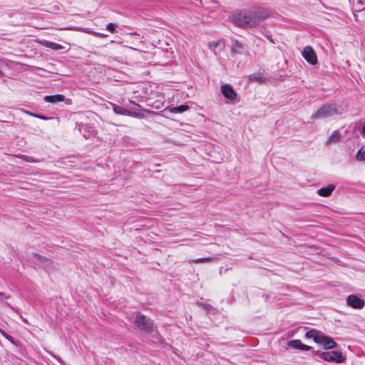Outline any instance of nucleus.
<instances>
[{
	"instance_id": "nucleus-30",
	"label": "nucleus",
	"mask_w": 365,
	"mask_h": 365,
	"mask_svg": "<svg viewBox=\"0 0 365 365\" xmlns=\"http://www.w3.org/2000/svg\"><path fill=\"white\" fill-rule=\"evenodd\" d=\"M22 319H23V321H24V322H26V323H27V322H27V320H26V319L22 318Z\"/></svg>"
},
{
	"instance_id": "nucleus-11",
	"label": "nucleus",
	"mask_w": 365,
	"mask_h": 365,
	"mask_svg": "<svg viewBox=\"0 0 365 365\" xmlns=\"http://www.w3.org/2000/svg\"><path fill=\"white\" fill-rule=\"evenodd\" d=\"M32 257L34 259V260L36 262H38L40 264H41L44 267H47L51 264V262L48 259H46L45 257L41 256L37 253H33Z\"/></svg>"
},
{
	"instance_id": "nucleus-27",
	"label": "nucleus",
	"mask_w": 365,
	"mask_h": 365,
	"mask_svg": "<svg viewBox=\"0 0 365 365\" xmlns=\"http://www.w3.org/2000/svg\"><path fill=\"white\" fill-rule=\"evenodd\" d=\"M9 297L5 296V294L0 292V301H3V299H7Z\"/></svg>"
},
{
	"instance_id": "nucleus-8",
	"label": "nucleus",
	"mask_w": 365,
	"mask_h": 365,
	"mask_svg": "<svg viewBox=\"0 0 365 365\" xmlns=\"http://www.w3.org/2000/svg\"><path fill=\"white\" fill-rule=\"evenodd\" d=\"M221 92L223 96L230 101H235L237 98V93L229 84H225L221 86Z\"/></svg>"
},
{
	"instance_id": "nucleus-24",
	"label": "nucleus",
	"mask_w": 365,
	"mask_h": 365,
	"mask_svg": "<svg viewBox=\"0 0 365 365\" xmlns=\"http://www.w3.org/2000/svg\"><path fill=\"white\" fill-rule=\"evenodd\" d=\"M262 79V77L259 76V75H252L250 76V80L251 81H260Z\"/></svg>"
},
{
	"instance_id": "nucleus-19",
	"label": "nucleus",
	"mask_w": 365,
	"mask_h": 365,
	"mask_svg": "<svg viewBox=\"0 0 365 365\" xmlns=\"http://www.w3.org/2000/svg\"><path fill=\"white\" fill-rule=\"evenodd\" d=\"M242 48V44L237 41H235L231 51L232 53H239Z\"/></svg>"
},
{
	"instance_id": "nucleus-21",
	"label": "nucleus",
	"mask_w": 365,
	"mask_h": 365,
	"mask_svg": "<svg viewBox=\"0 0 365 365\" xmlns=\"http://www.w3.org/2000/svg\"><path fill=\"white\" fill-rule=\"evenodd\" d=\"M17 157L26 161V162H29V163L38 162L37 160L34 159V158H33L31 156H28V155H18Z\"/></svg>"
},
{
	"instance_id": "nucleus-1",
	"label": "nucleus",
	"mask_w": 365,
	"mask_h": 365,
	"mask_svg": "<svg viewBox=\"0 0 365 365\" xmlns=\"http://www.w3.org/2000/svg\"><path fill=\"white\" fill-rule=\"evenodd\" d=\"M264 20V17L255 12L243 11L232 16V22L240 27H253Z\"/></svg>"
},
{
	"instance_id": "nucleus-14",
	"label": "nucleus",
	"mask_w": 365,
	"mask_h": 365,
	"mask_svg": "<svg viewBox=\"0 0 365 365\" xmlns=\"http://www.w3.org/2000/svg\"><path fill=\"white\" fill-rule=\"evenodd\" d=\"M41 45L45 47L50 48L53 50H60L63 48V46L57 43L43 40L41 41Z\"/></svg>"
},
{
	"instance_id": "nucleus-10",
	"label": "nucleus",
	"mask_w": 365,
	"mask_h": 365,
	"mask_svg": "<svg viewBox=\"0 0 365 365\" xmlns=\"http://www.w3.org/2000/svg\"><path fill=\"white\" fill-rule=\"evenodd\" d=\"M334 189L335 185L333 184H329L327 187H322L318 190L317 193L319 195L322 197H329L331 195Z\"/></svg>"
},
{
	"instance_id": "nucleus-12",
	"label": "nucleus",
	"mask_w": 365,
	"mask_h": 365,
	"mask_svg": "<svg viewBox=\"0 0 365 365\" xmlns=\"http://www.w3.org/2000/svg\"><path fill=\"white\" fill-rule=\"evenodd\" d=\"M322 334V331H317L315 329H312V330L306 332L305 336L307 339H313V340L316 343H318L319 340L320 339V336H321Z\"/></svg>"
},
{
	"instance_id": "nucleus-26",
	"label": "nucleus",
	"mask_w": 365,
	"mask_h": 365,
	"mask_svg": "<svg viewBox=\"0 0 365 365\" xmlns=\"http://www.w3.org/2000/svg\"><path fill=\"white\" fill-rule=\"evenodd\" d=\"M1 334H3V336H4L6 339H8V340H9L10 341L13 342V338H12L11 336L8 335L7 334H6L5 332H4V331H1Z\"/></svg>"
},
{
	"instance_id": "nucleus-16",
	"label": "nucleus",
	"mask_w": 365,
	"mask_h": 365,
	"mask_svg": "<svg viewBox=\"0 0 365 365\" xmlns=\"http://www.w3.org/2000/svg\"><path fill=\"white\" fill-rule=\"evenodd\" d=\"M110 104L113 107V111L116 114L123 115H130V111L128 110L127 109L124 108L123 107L117 106L114 103H110Z\"/></svg>"
},
{
	"instance_id": "nucleus-28",
	"label": "nucleus",
	"mask_w": 365,
	"mask_h": 365,
	"mask_svg": "<svg viewBox=\"0 0 365 365\" xmlns=\"http://www.w3.org/2000/svg\"><path fill=\"white\" fill-rule=\"evenodd\" d=\"M32 115L35 116V117H37V118H39L41 119H46V117L44 116H42V115H34V114H31Z\"/></svg>"
},
{
	"instance_id": "nucleus-17",
	"label": "nucleus",
	"mask_w": 365,
	"mask_h": 365,
	"mask_svg": "<svg viewBox=\"0 0 365 365\" xmlns=\"http://www.w3.org/2000/svg\"><path fill=\"white\" fill-rule=\"evenodd\" d=\"M342 136L338 131H334L330 137L328 138L327 143L331 144L339 142L341 139Z\"/></svg>"
},
{
	"instance_id": "nucleus-15",
	"label": "nucleus",
	"mask_w": 365,
	"mask_h": 365,
	"mask_svg": "<svg viewBox=\"0 0 365 365\" xmlns=\"http://www.w3.org/2000/svg\"><path fill=\"white\" fill-rule=\"evenodd\" d=\"M208 47L210 50H212L214 52L215 54H217V48H220V50H222L224 48V45L220 41H211L208 43Z\"/></svg>"
},
{
	"instance_id": "nucleus-7",
	"label": "nucleus",
	"mask_w": 365,
	"mask_h": 365,
	"mask_svg": "<svg viewBox=\"0 0 365 365\" xmlns=\"http://www.w3.org/2000/svg\"><path fill=\"white\" fill-rule=\"evenodd\" d=\"M317 344L323 346L326 349L335 348L337 345L332 338L326 336L324 333L322 334L320 339Z\"/></svg>"
},
{
	"instance_id": "nucleus-9",
	"label": "nucleus",
	"mask_w": 365,
	"mask_h": 365,
	"mask_svg": "<svg viewBox=\"0 0 365 365\" xmlns=\"http://www.w3.org/2000/svg\"><path fill=\"white\" fill-rule=\"evenodd\" d=\"M289 346L295 349H300L304 351H308L312 349L311 346L305 345L302 343L300 340L294 339L289 341L288 343Z\"/></svg>"
},
{
	"instance_id": "nucleus-25",
	"label": "nucleus",
	"mask_w": 365,
	"mask_h": 365,
	"mask_svg": "<svg viewBox=\"0 0 365 365\" xmlns=\"http://www.w3.org/2000/svg\"><path fill=\"white\" fill-rule=\"evenodd\" d=\"M87 33L88 34H91L94 36H98V37H106L107 35L106 34H102V33H98V32H96V31H87Z\"/></svg>"
},
{
	"instance_id": "nucleus-18",
	"label": "nucleus",
	"mask_w": 365,
	"mask_h": 365,
	"mask_svg": "<svg viewBox=\"0 0 365 365\" xmlns=\"http://www.w3.org/2000/svg\"><path fill=\"white\" fill-rule=\"evenodd\" d=\"M189 109L188 106L182 105L178 107H172L170 108V111L173 113H183Z\"/></svg>"
},
{
	"instance_id": "nucleus-29",
	"label": "nucleus",
	"mask_w": 365,
	"mask_h": 365,
	"mask_svg": "<svg viewBox=\"0 0 365 365\" xmlns=\"http://www.w3.org/2000/svg\"><path fill=\"white\" fill-rule=\"evenodd\" d=\"M362 135L365 136V125L362 128Z\"/></svg>"
},
{
	"instance_id": "nucleus-3",
	"label": "nucleus",
	"mask_w": 365,
	"mask_h": 365,
	"mask_svg": "<svg viewBox=\"0 0 365 365\" xmlns=\"http://www.w3.org/2000/svg\"><path fill=\"white\" fill-rule=\"evenodd\" d=\"M134 323L138 329L145 332L150 331L153 326V322L151 319L140 313L136 314Z\"/></svg>"
},
{
	"instance_id": "nucleus-22",
	"label": "nucleus",
	"mask_w": 365,
	"mask_h": 365,
	"mask_svg": "<svg viewBox=\"0 0 365 365\" xmlns=\"http://www.w3.org/2000/svg\"><path fill=\"white\" fill-rule=\"evenodd\" d=\"M213 260V257H202L198 258L193 260L195 263H202V262H209Z\"/></svg>"
},
{
	"instance_id": "nucleus-6",
	"label": "nucleus",
	"mask_w": 365,
	"mask_h": 365,
	"mask_svg": "<svg viewBox=\"0 0 365 365\" xmlns=\"http://www.w3.org/2000/svg\"><path fill=\"white\" fill-rule=\"evenodd\" d=\"M347 304L354 309H362L365 304L364 301L356 295H349L346 299Z\"/></svg>"
},
{
	"instance_id": "nucleus-20",
	"label": "nucleus",
	"mask_w": 365,
	"mask_h": 365,
	"mask_svg": "<svg viewBox=\"0 0 365 365\" xmlns=\"http://www.w3.org/2000/svg\"><path fill=\"white\" fill-rule=\"evenodd\" d=\"M356 159L359 161L365 162V146L361 147L357 152Z\"/></svg>"
},
{
	"instance_id": "nucleus-4",
	"label": "nucleus",
	"mask_w": 365,
	"mask_h": 365,
	"mask_svg": "<svg viewBox=\"0 0 365 365\" xmlns=\"http://www.w3.org/2000/svg\"><path fill=\"white\" fill-rule=\"evenodd\" d=\"M319 356L323 360L329 362L343 363L346 361V357L336 351H324L320 353Z\"/></svg>"
},
{
	"instance_id": "nucleus-2",
	"label": "nucleus",
	"mask_w": 365,
	"mask_h": 365,
	"mask_svg": "<svg viewBox=\"0 0 365 365\" xmlns=\"http://www.w3.org/2000/svg\"><path fill=\"white\" fill-rule=\"evenodd\" d=\"M338 113L337 109L334 104H326L320 107L312 116V119L326 118L331 117Z\"/></svg>"
},
{
	"instance_id": "nucleus-5",
	"label": "nucleus",
	"mask_w": 365,
	"mask_h": 365,
	"mask_svg": "<svg viewBox=\"0 0 365 365\" xmlns=\"http://www.w3.org/2000/svg\"><path fill=\"white\" fill-rule=\"evenodd\" d=\"M302 54L304 59L310 64L315 65L317 63V57L312 47L309 46H306Z\"/></svg>"
},
{
	"instance_id": "nucleus-23",
	"label": "nucleus",
	"mask_w": 365,
	"mask_h": 365,
	"mask_svg": "<svg viewBox=\"0 0 365 365\" xmlns=\"http://www.w3.org/2000/svg\"><path fill=\"white\" fill-rule=\"evenodd\" d=\"M107 29L111 33H114L115 30V26L113 23H109L107 25Z\"/></svg>"
},
{
	"instance_id": "nucleus-13",
	"label": "nucleus",
	"mask_w": 365,
	"mask_h": 365,
	"mask_svg": "<svg viewBox=\"0 0 365 365\" xmlns=\"http://www.w3.org/2000/svg\"><path fill=\"white\" fill-rule=\"evenodd\" d=\"M65 99V96L63 95H53V96H46L44 98L45 101L48 103H58V102H62Z\"/></svg>"
}]
</instances>
